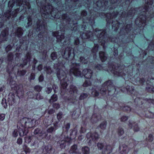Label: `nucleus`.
Returning <instances> with one entry per match:
<instances>
[{
	"instance_id": "a19ab883",
	"label": "nucleus",
	"mask_w": 154,
	"mask_h": 154,
	"mask_svg": "<svg viewBox=\"0 0 154 154\" xmlns=\"http://www.w3.org/2000/svg\"><path fill=\"white\" fill-rule=\"evenodd\" d=\"M3 17L5 20H7L9 19L10 17V10H9L5 12L3 15Z\"/></svg>"
},
{
	"instance_id": "393cba45",
	"label": "nucleus",
	"mask_w": 154,
	"mask_h": 154,
	"mask_svg": "<svg viewBox=\"0 0 154 154\" xmlns=\"http://www.w3.org/2000/svg\"><path fill=\"white\" fill-rule=\"evenodd\" d=\"M54 122V119H51L50 118L48 117L47 118L45 119L43 121V124L46 128L49 126L51 125L52 123Z\"/></svg>"
},
{
	"instance_id": "4be33fe9",
	"label": "nucleus",
	"mask_w": 154,
	"mask_h": 154,
	"mask_svg": "<svg viewBox=\"0 0 154 154\" xmlns=\"http://www.w3.org/2000/svg\"><path fill=\"white\" fill-rule=\"evenodd\" d=\"M31 58L30 54L28 52L25 57V59L23 60V63L20 64V66L23 68L24 66L26 65L28 62L30 61Z\"/></svg>"
},
{
	"instance_id": "5fc2aeb1",
	"label": "nucleus",
	"mask_w": 154,
	"mask_h": 154,
	"mask_svg": "<svg viewBox=\"0 0 154 154\" xmlns=\"http://www.w3.org/2000/svg\"><path fill=\"white\" fill-rule=\"evenodd\" d=\"M147 140L149 142H152L153 140L152 135L151 134H149L148 137L146 138Z\"/></svg>"
},
{
	"instance_id": "423d86ee",
	"label": "nucleus",
	"mask_w": 154,
	"mask_h": 154,
	"mask_svg": "<svg viewBox=\"0 0 154 154\" xmlns=\"http://www.w3.org/2000/svg\"><path fill=\"white\" fill-rule=\"evenodd\" d=\"M107 89L108 95L109 96L112 95L116 91V89L111 80L106 81L102 85L100 91L102 95L104 96L106 94Z\"/></svg>"
},
{
	"instance_id": "bf43d9fd",
	"label": "nucleus",
	"mask_w": 154,
	"mask_h": 154,
	"mask_svg": "<svg viewBox=\"0 0 154 154\" xmlns=\"http://www.w3.org/2000/svg\"><path fill=\"white\" fill-rule=\"evenodd\" d=\"M35 75L34 73H31L29 77V79L30 81L32 80H33L35 79Z\"/></svg>"
},
{
	"instance_id": "8fccbe9b",
	"label": "nucleus",
	"mask_w": 154,
	"mask_h": 154,
	"mask_svg": "<svg viewBox=\"0 0 154 154\" xmlns=\"http://www.w3.org/2000/svg\"><path fill=\"white\" fill-rule=\"evenodd\" d=\"M91 82L90 80H86L83 84V86L84 87H86L91 85Z\"/></svg>"
},
{
	"instance_id": "a878e982",
	"label": "nucleus",
	"mask_w": 154,
	"mask_h": 154,
	"mask_svg": "<svg viewBox=\"0 0 154 154\" xmlns=\"http://www.w3.org/2000/svg\"><path fill=\"white\" fill-rule=\"evenodd\" d=\"M69 152L70 153H75L76 154H79L77 149V146L76 144H74L71 147Z\"/></svg>"
},
{
	"instance_id": "20e7f679",
	"label": "nucleus",
	"mask_w": 154,
	"mask_h": 154,
	"mask_svg": "<svg viewBox=\"0 0 154 154\" xmlns=\"http://www.w3.org/2000/svg\"><path fill=\"white\" fill-rule=\"evenodd\" d=\"M145 3L143 7H140L139 8H135L129 10L126 14L125 11H121L120 12L121 14H120V17L121 20H114L117 17L119 14L117 11H114L111 14L114 13H117V14L116 16H111L110 18L109 17V21H111L110 24H112V28L115 31H116L120 26L121 25L122 26L125 24L127 17L132 19L135 15L139 14V17L137 18L135 20V23L139 28H137L136 30H137L138 29L141 31L144 29V27L147 25L146 20L150 21L152 18L154 17V11L152 14L151 10H152V6L153 3V0H145ZM140 31L138 32L137 33H140Z\"/></svg>"
},
{
	"instance_id": "6e6d98bb",
	"label": "nucleus",
	"mask_w": 154,
	"mask_h": 154,
	"mask_svg": "<svg viewBox=\"0 0 154 154\" xmlns=\"http://www.w3.org/2000/svg\"><path fill=\"white\" fill-rule=\"evenodd\" d=\"M43 97L41 94L39 93H38L36 94V96L35 98L36 99L39 100L43 99Z\"/></svg>"
},
{
	"instance_id": "72a5a7b5",
	"label": "nucleus",
	"mask_w": 154,
	"mask_h": 154,
	"mask_svg": "<svg viewBox=\"0 0 154 154\" xmlns=\"http://www.w3.org/2000/svg\"><path fill=\"white\" fill-rule=\"evenodd\" d=\"M107 124V122L106 121H104L101 122L98 126V128H100L101 129L104 130L106 129Z\"/></svg>"
},
{
	"instance_id": "09e8293b",
	"label": "nucleus",
	"mask_w": 154,
	"mask_h": 154,
	"mask_svg": "<svg viewBox=\"0 0 154 154\" xmlns=\"http://www.w3.org/2000/svg\"><path fill=\"white\" fill-rule=\"evenodd\" d=\"M105 146V144L103 143H98L97 144V147L98 148L99 150H103V147Z\"/></svg>"
},
{
	"instance_id": "37998d69",
	"label": "nucleus",
	"mask_w": 154,
	"mask_h": 154,
	"mask_svg": "<svg viewBox=\"0 0 154 154\" xmlns=\"http://www.w3.org/2000/svg\"><path fill=\"white\" fill-rule=\"evenodd\" d=\"M51 59L53 60H55L57 58V54L55 52H53L51 54Z\"/></svg>"
},
{
	"instance_id": "338daca9",
	"label": "nucleus",
	"mask_w": 154,
	"mask_h": 154,
	"mask_svg": "<svg viewBox=\"0 0 154 154\" xmlns=\"http://www.w3.org/2000/svg\"><path fill=\"white\" fill-rule=\"evenodd\" d=\"M18 129H15L14 130L13 135L14 137H16L18 136Z\"/></svg>"
},
{
	"instance_id": "dca6fc26",
	"label": "nucleus",
	"mask_w": 154,
	"mask_h": 154,
	"mask_svg": "<svg viewBox=\"0 0 154 154\" xmlns=\"http://www.w3.org/2000/svg\"><path fill=\"white\" fill-rule=\"evenodd\" d=\"M128 126L132 128H133L135 132H137L139 131L140 128L138 126V124L133 120H130L128 121Z\"/></svg>"
},
{
	"instance_id": "774afa93",
	"label": "nucleus",
	"mask_w": 154,
	"mask_h": 154,
	"mask_svg": "<svg viewBox=\"0 0 154 154\" xmlns=\"http://www.w3.org/2000/svg\"><path fill=\"white\" fill-rule=\"evenodd\" d=\"M86 131V129H85V128H84L83 127H81L80 130L79 131L80 133V134L84 133H85V132Z\"/></svg>"
},
{
	"instance_id": "79ce46f5",
	"label": "nucleus",
	"mask_w": 154,
	"mask_h": 154,
	"mask_svg": "<svg viewBox=\"0 0 154 154\" xmlns=\"http://www.w3.org/2000/svg\"><path fill=\"white\" fill-rule=\"evenodd\" d=\"M117 132L118 135L121 136L124 133V129L121 127H119L118 129Z\"/></svg>"
},
{
	"instance_id": "3c124183",
	"label": "nucleus",
	"mask_w": 154,
	"mask_h": 154,
	"mask_svg": "<svg viewBox=\"0 0 154 154\" xmlns=\"http://www.w3.org/2000/svg\"><path fill=\"white\" fill-rule=\"evenodd\" d=\"M92 95L94 97H97L98 96L99 93L96 90L93 89L91 93Z\"/></svg>"
},
{
	"instance_id": "e433bc0d",
	"label": "nucleus",
	"mask_w": 154,
	"mask_h": 154,
	"mask_svg": "<svg viewBox=\"0 0 154 154\" xmlns=\"http://www.w3.org/2000/svg\"><path fill=\"white\" fill-rule=\"evenodd\" d=\"M82 151L83 154H89L90 152V149L87 146H84L82 148Z\"/></svg>"
},
{
	"instance_id": "1a4fd4ad",
	"label": "nucleus",
	"mask_w": 154,
	"mask_h": 154,
	"mask_svg": "<svg viewBox=\"0 0 154 154\" xmlns=\"http://www.w3.org/2000/svg\"><path fill=\"white\" fill-rule=\"evenodd\" d=\"M34 120L31 119L24 117L20 120V122L18 123L19 125H21L27 129L34 127L35 124L33 123Z\"/></svg>"
},
{
	"instance_id": "de8ad7c7",
	"label": "nucleus",
	"mask_w": 154,
	"mask_h": 154,
	"mask_svg": "<svg viewBox=\"0 0 154 154\" xmlns=\"http://www.w3.org/2000/svg\"><path fill=\"white\" fill-rule=\"evenodd\" d=\"M25 142L27 143H29L32 139V137L31 136H27L25 137Z\"/></svg>"
},
{
	"instance_id": "6ab92c4d",
	"label": "nucleus",
	"mask_w": 154,
	"mask_h": 154,
	"mask_svg": "<svg viewBox=\"0 0 154 154\" xmlns=\"http://www.w3.org/2000/svg\"><path fill=\"white\" fill-rule=\"evenodd\" d=\"M112 151V146L110 145L105 144L102 151V154H110Z\"/></svg>"
},
{
	"instance_id": "e2e57ef3",
	"label": "nucleus",
	"mask_w": 154,
	"mask_h": 154,
	"mask_svg": "<svg viewBox=\"0 0 154 154\" xmlns=\"http://www.w3.org/2000/svg\"><path fill=\"white\" fill-rule=\"evenodd\" d=\"M113 55L114 57H116L118 55V49L114 47L113 48Z\"/></svg>"
},
{
	"instance_id": "2eb2a0df",
	"label": "nucleus",
	"mask_w": 154,
	"mask_h": 154,
	"mask_svg": "<svg viewBox=\"0 0 154 154\" xmlns=\"http://www.w3.org/2000/svg\"><path fill=\"white\" fill-rule=\"evenodd\" d=\"M18 129V133L19 135L21 137L27 134L28 132V130L21 125H19L18 124L17 125Z\"/></svg>"
},
{
	"instance_id": "7c9ffc66",
	"label": "nucleus",
	"mask_w": 154,
	"mask_h": 154,
	"mask_svg": "<svg viewBox=\"0 0 154 154\" xmlns=\"http://www.w3.org/2000/svg\"><path fill=\"white\" fill-rule=\"evenodd\" d=\"M34 16V14L33 12L32 11V14L31 15H29L28 17V22L27 25L26 26V28H27L29 27L32 24V17Z\"/></svg>"
},
{
	"instance_id": "a18cd8bd",
	"label": "nucleus",
	"mask_w": 154,
	"mask_h": 154,
	"mask_svg": "<svg viewBox=\"0 0 154 154\" xmlns=\"http://www.w3.org/2000/svg\"><path fill=\"white\" fill-rule=\"evenodd\" d=\"M23 149L28 154H29L30 152V149L25 144H24L23 146Z\"/></svg>"
},
{
	"instance_id": "a211bd4d",
	"label": "nucleus",
	"mask_w": 154,
	"mask_h": 154,
	"mask_svg": "<svg viewBox=\"0 0 154 154\" xmlns=\"http://www.w3.org/2000/svg\"><path fill=\"white\" fill-rule=\"evenodd\" d=\"M42 154H50L52 149V147L49 144L47 146H43L42 147Z\"/></svg>"
},
{
	"instance_id": "c85d7f7f",
	"label": "nucleus",
	"mask_w": 154,
	"mask_h": 154,
	"mask_svg": "<svg viewBox=\"0 0 154 154\" xmlns=\"http://www.w3.org/2000/svg\"><path fill=\"white\" fill-rule=\"evenodd\" d=\"M126 90H123L121 89V90L122 92H124L126 91H127L128 93H130L131 94H133L134 91V87L133 86H127L125 88Z\"/></svg>"
},
{
	"instance_id": "69168bd1",
	"label": "nucleus",
	"mask_w": 154,
	"mask_h": 154,
	"mask_svg": "<svg viewBox=\"0 0 154 154\" xmlns=\"http://www.w3.org/2000/svg\"><path fill=\"white\" fill-rule=\"evenodd\" d=\"M54 91L55 93H56L57 91V90L58 89V87L57 85L54 84L52 85V88Z\"/></svg>"
},
{
	"instance_id": "4c0bfd02",
	"label": "nucleus",
	"mask_w": 154,
	"mask_h": 154,
	"mask_svg": "<svg viewBox=\"0 0 154 154\" xmlns=\"http://www.w3.org/2000/svg\"><path fill=\"white\" fill-rule=\"evenodd\" d=\"M58 97L57 95L54 94L51 97V99L49 100V102L51 103L54 102L56 101L57 100Z\"/></svg>"
},
{
	"instance_id": "f704fd0d",
	"label": "nucleus",
	"mask_w": 154,
	"mask_h": 154,
	"mask_svg": "<svg viewBox=\"0 0 154 154\" xmlns=\"http://www.w3.org/2000/svg\"><path fill=\"white\" fill-rule=\"evenodd\" d=\"M8 104L10 105V103L8 102V100L7 101L6 99L4 98H3L2 100V102L1 104L3 106L5 109L7 108L8 106Z\"/></svg>"
},
{
	"instance_id": "9b49d317",
	"label": "nucleus",
	"mask_w": 154,
	"mask_h": 154,
	"mask_svg": "<svg viewBox=\"0 0 154 154\" xmlns=\"http://www.w3.org/2000/svg\"><path fill=\"white\" fill-rule=\"evenodd\" d=\"M10 87L12 90H14L18 97L22 96L23 95V91L20 88L19 86L17 85L15 81H12L10 79Z\"/></svg>"
},
{
	"instance_id": "ea45409f",
	"label": "nucleus",
	"mask_w": 154,
	"mask_h": 154,
	"mask_svg": "<svg viewBox=\"0 0 154 154\" xmlns=\"http://www.w3.org/2000/svg\"><path fill=\"white\" fill-rule=\"evenodd\" d=\"M43 69L48 74H50L52 72V70L50 66H44Z\"/></svg>"
},
{
	"instance_id": "c9c22d12",
	"label": "nucleus",
	"mask_w": 154,
	"mask_h": 154,
	"mask_svg": "<svg viewBox=\"0 0 154 154\" xmlns=\"http://www.w3.org/2000/svg\"><path fill=\"white\" fill-rule=\"evenodd\" d=\"M20 11L19 8H17L14 11L11 12V11L10 9V17L12 16L14 17H16L17 14L18 12Z\"/></svg>"
},
{
	"instance_id": "13d9d810",
	"label": "nucleus",
	"mask_w": 154,
	"mask_h": 154,
	"mask_svg": "<svg viewBox=\"0 0 154 154\" xmlns=\"http://www.w3.org/2000/svg\"><path fill=\"white\" fill-rule=\"evenodd\" d=\"M52 91V88L51 87H46L45 89V91L47 94H50Z\"/></svg>"
},
{
	"instance_id": "4d7b16f0",
	"label": "nucleus",
	"mask_w": 154,
	"mask_h": 154,
	"mask_svg": "<svg viewBox=\"0 0 154 154\" xmlns=\"http://www.w3.org/2000/svg\"><path fill=\"white\" fill-rule=\"evenodd\" d=\"M8 34V32L7 30H5L2 31L1 33V37H5Z\"/></svg>"
},
{
	"instance_id": "603ef678",
	"label": "nucleus",
	"mask_w": 154,
	"mask_h": 154,
	"mask_svg": "<svg viewBox=\"0 0 154 154\" xmlns=\"http://www.w3.org/2000/svg\"><path fill=\"white\" fill-rule=\"evenodd\" d=\"M26 70H25L18 71V74L20 76H23L26 74Z\"/></svg>"
},
{
	"instance_id": "473e14b6",
	"label": "nucleus",
	"mask_w": 154,
	"mask_h": 154,
	"mask_svg": "<svg viewBox=\"0 0 154 154\" xmlns=\"http://www.w3.org/2000/svg\"><path fill=\"white\" fill-rule=\"evenodd\" d=\"M70 124L69 123H67L64 126L63 128V131L62 133H64L63 134L66 135L69 129L70 128Z\"/></svg>"
},
{
	"instance_id": "7ed1b4c3",
	"label": "nucleus",
	"mask_w": 154,
	"mask_h": 154,
	"mask_svg": "<svg viewBox=\"0 0 154 154\" xmlns=\"http://www.w3.org/2000/svg\"><path fill=\"white\" fill-rule=\"evenodd\" d=\"M80 43L79 38L75 37L73 45H72L71 47L69 44L68 47L61 52L63 57L67 60L71 61L72 63L69 74H66L67 71H64L59 68L56 69L57 76L60 81L61 95L64 94L66 93V88L67 85L69 83H72L73 79L72 75L81 77L84 75L85 78L87 79H90L92 75V71L90 69H85L82 72V69L80 68V63L76 62L77 60L75 59L73 48H76L77 50L80 51L78 48L81 46Z\"/></svg>"
},
{
	"instance_id": "2f4dec72",
	"label": "nucleus",
	"mask_w": 154,
	"mask_h": 154,
	"mask_svg": "<svg viewBox=\"0 0 154 154\" xmlns=\"http://www.w3.org/2000/svg\"><path fill=\"white\" fill-rule=\"evenodd\" d=\"M15 33L17 37H20L23 34V29L21 27H18Z\"/></svg>"
},
{
	"instance_id": "c03bdc74",
	"label": "nucleus",
	"mask_w": 154,
	"mask_h": 154,
	"mask_svg": "<svg viewBox=\"0 0 154 154\" xmlns=\"http://www.w3.org/2000/svg\"><path fill=\"white\" fill-rule=\"evenodd\" d=\"M63 113L62 112H59L57 115V117L58 120L54 121V122H58V124L61 120V118L62 117Z\"/></svg>"
},
{
	"instance_id": "39448f33",
	"label": "nucleus",
	"mask_w": 154,
	"mask_h": 154,
	"mask_svg": "<svg viewBox=\"0 0 154 154\" xmlns=\"http://www.w3.org/2000/svg\"><path fill=\"white\" fill-rule=\"evenodd\" d=\"M108 66L107 64H100L95 65L94 69L99 70H105L108 72L109 70L116 76H123L126 75V73L124 72V69L125 68L124 65L116 67L113 63H110V62L108 63Z\"/></svg>"
},
{
	"instance_id": "052dcab7",
	"label": "nucleus",
	"mask_w": 154,
	"mask_h": 154,
	"mask_svg": "<svg viewBox=\"0 0 154 154\" xmlns=\"http://www.w3.org/2000/svg\"><path fill=\"white\" fill-rule=\"evenodd\" d=\"M128 117L127 116H122L120 119L121 121V122H125L128 120Z\"/></svg>"
},
{
	"instance_id": "ddd939ff",
	"label": "nucleus",
	"mask_w": 154,
	"mask_h": 154,
	"mask_svg": "<svg viewBox=\"0 0 154 154\" xmlns=\"http://www.w3.org/2000/svg\"><path fill=\"white\" fill-rule=\"evenodd\" d=\"M34 134L35 135L41 137L42 139L43 138H45L46 139H50V137H48V134H47L45 131L43 129L42 130L40 128H36L35 130Z\"/></svg>"
},
{
	"instance_id": "b1692460",
	"label": "nucleus",
	"mask_w": 154,
	"mask_h": 154,
	"mask_svg": "<svg viewBox=\"0 0 154 154\" xmlns=\"http://www.w3.org/2000/svg\"><path fill=\"white\" fill-rule=\"evenodd\" d=\"M67 91H68L69 94L72 95H74L75 94H77L78 92L77 88L72 85H70L69 88Z\"/></svg>"
},
{
	"instance_id": "680f3d73",
	"label": "nucleus",
	"mask_w": 154,
	"mask_h": 154,
	"mask_svg": "<svg viewBox=\"0 0 154 154\" xmlns=\"http://www.w3.org/2000/svg\"><path fill=\"white\" fill-rule=\"evenodd\" d=\"M5 51L6 52L8 53V59H9V57L10 56V53H9V51H10V45H8L5 48Z\"/></svg>"
},
{
	"instance_id": "f8f14e48",
	"label": "nucleus",
	"mask_w": 154,
	"mask_h": 154,
	"mask_svg": "<svg viewBox=\"0 0 154 154\" xmlns=\"http://www.w3.org/2000/svg\"><path fill=\"white\" fill-rule=\"evenodd\" d=\"M86 137L87 138L89 143L90 144L91 143L92 141L97 140L99 138L98 134L96 132L88 133L86 135Z\"/></svg>"
},
{
	"instance_id": "aec40b11",
	"label": "nucleus",
	"mask_w": 154,
	"mask_h": 154,
	"mask_svg": "<svg viewBox=\"0 0 154 154\" xmlns=\"http://www.w3.org/2000/svg\"><path fill=\"white\" fill-rule=\"evenodd\" d=\"M77 131V129L76 127L70 130L69 134L70 137H69L70 140L68 142L76 137Z\"/></svg>"
},
{
	"instance_id": "6e6552de",
	"label": "nucleus",
	"mask_w": 154,
	"mask_h": 154,
	"mask_svg": "<svg viewBox=\"0 0 154 154\" xmlns=\"http://www.w3.org/2000/svg\"><path fill=\"white\" fill-rule=\"evenodd\" d=\"M63 134V132L60 135L57 136L56 137V138L55 141L57 143V147L61 149L65 148L68 142L66 140L67 136Z\"/></svg>"
},
{
	"instance_id": "4468645a",
	"label": "nucleus",
	"mask_w": 154,
	"mask_h": 154,
	"mask_svg": "<svg viewBox=\"0 0 154 154\" xmlns=\"http://www.w3.org/2000/svg\"><path fill=\"white\" fill-rule=\"evenodd\" d=\"M132 29V23L127 24L124 29L123 28L120 30V34L123 35H130V32Z\"/></svg>"
},
{
	"instance_id": "f03ea898",
	"label": "nucleus",
	"mask_w": 154,
	"mask_h": 154,
	"mask_svg": "<svg viewBox=\"0 0 154 154\" xmlns=\"http://www.w3.org/2000/svg\"><path fill=\"white\" fill-rule=\"evenodd\" d=\"M65 4L62 5L61 0H36L37 5L40 8L41 16L39 14H36L33 20L36 22V31H41L38 37L42 40L43 33L46 30L47 24L42 17L54 20L55 18L60 17L62 11L70 12L72 8L74 9L79 2V0H66ZM29 0H16L12 1L13 4L10 7L13 6L23 7V8L31 10Z\"/></svg>"
},
{
	"instance_id": "58836bf2",
	"label": "nucleus",
	"mask_w": 154,
	"mask_h": 154,
	"mask_svg": "<svg viewBox=\"0 0 154 154\" xmlns=\"http://www.w3.org/2000/svg\"><path fill=\"white\" fill-rule=\"evenodd\" d=\"M88 94L87 93H83L81 94L79 99L80 100H84L88 96Z\"/></svg>"
},
{
	"instance_id": "864d4df0",
	"label": "nucleus",
	"mask_w": 154,
	"mask_h": 154,
	"mask_svg": "<svg viewBox=\"0 0 154 154\" xmlns=\"http://www.w3.org/2000/svg\"><path fill=\"white\" fill-rule=\"evenodd\" d=\"M28 97L29 98H33L34 97V95L33 92L32 91H29L27 93Z\"/></svg>"
},
{
	"instance_id": "412c9836",
	"label": "nucleus",
	"mask_w": 154,
	"mask_h": 154,
	"mask_svg": "<svg viewBox=\"0 0 154 154\" xmlns=\"http://www.w3.org/2000/svg\"><path fill=\"white\" fill-rule=\"evenodd\" d=\"M119 150L120 151L121 154H126L129 151V149L128 146L125 144L119 147Z\"/></svg>"
},
{
	"instance_id": "0eeeda50",
	"label": "nucleus",
	"mask_w": 154,
	"mask_h": 154,
	"mask_svg": "<svg viewBox=\"0 0 154 154\" xmlns=\"http://www.w3.org/2000/svg\"><path fill=\"white\" fill-rule=\"evenodd\" d=\"M145 102V104H148L147 106H145L146 107L148 108L149 107V104L152 103L154 104V100L150 98H146L143 100L142 98H140L139 97H136L134 99V103L135 109H137L138 106H140V105H143Z\"/></svg>"
},
{
	"instance_id": "5701e85b",
	"label": "nucleus",
	"mask_w": 154,
	"mask_h": 154,
	"mask_svg": "<svg viewBox=\"0 0 154 154\" xmlns=\"http://www.w3.org/2000/svg\"><path fill=\"white\" fill-rule=\"evenodd\" d=\"M89 56L88 55L80 57L78 60V61H80L83 64H87L88 63L89 60Z\"/></svg>"
},
{
	"instance_id": "f257e3e1",
	"label": "nucleus",
	"mask_w": 154,
	"mask_h": 154,
	"mask_svg": "<svg viewBox=\"0 0 154 154\" xmlns=\"http://www.w3.org/2000/svg\"><path fill=\"white\" fill-rule=\"evenodd\" d=\"M107 0H106L103 4L101 1H97L95 4L97 7L93 8V9L89 7L88 10L90 14L89 17L88 16L87 12L85 10L81 11L80 16H76L75 17V20L70 18L69 15L67 14L68 12L62 11L60 14H59L61 15L60 17L55 19H60V22L63 26L64 29L62 31L60 30L53 32V36L56 37L58 42H61L63 45H64L68 43L65 40L64 35L65 30H70L75 34H78L79 33L81 27V30H85L83 32H80L79 33L81 38L82 39H89L94 43V46L91 51L94 59L96 58V54L98 49V45L97 43L102 46L103 49H105V48L104 45L106 42L110 41V39L108 37V35L105 30L96 28L93 30V34L92 32L87 29L93 28V25L95 23V19L98 16L102 18H106L107 24L109 26L110 25L111 21H109V17L110 18L111 16L113 15L116 16L117 13H114L111 14L109 13L100 12V11H105L108 9V2ZM72 10H74V9L72 8L70 11L71 12H68L71 15L72 14Z\"/></svg>"
},
{
	"instance_id": "cd10ccee",
	"label": "nucleus",
	"mask_w": 154,
	"mask_h": 154,
	"mask_svg": "<svg viewBox=\"0 0 154 154\" xmlns=\"http://www.w3.org/2000/svg\"><path fill=\"white\" fill-rule=\"evenodd\" d=\"M122 103H119V105L120 107V109H122L124 111L128 112L130 111H132L133 112H136V111H132V110L128 106H122Z\"/></svg>"
},
{
	"instance_id": "c756f323",
	"label": "nucleus",
	"mask_w": 154,
	"mask_h": 154,
	"mask_svg": "<svg viewBox=\"0 0 154 154\" xmlns=\"http://www.w3.org/2000/svg\"><path fill=\"white\" fill-rule=\"evenodd\" d=\"M100 118V116L99 115L94 114L92 115L91 118V121L93 123H96L99 120Z\"/></svg>"
},
{
	"instance_id": "9d476101",
	"label": "nucleus",
	"mask_w": 154,
	"mask_h": 154,
	"mask_svg": "<svg viewBox=\"0 0 154 154\" xmlns=\"http://www.w3.org/2000/svg\"><path fill=\"white\" fill-rule=\"evenodd\" d=\"M139 83L140 84L143 85V84L146 82V84L149 85L150 86H147L146 87L147 90L149 91L152 92H154V88L153 86L154 85V79H150L149 80L148 79L146 80H145L144 79H140L139 78Z\"/></svg>"
},
{
	"instance_id": "49530a36",
	"label": "nucleus",
	"mask_w": 154,
	"mask_h": 154,
	"mask_svg": "<svg viewBox=\"0 0 154 154\" xmlns=\"http://www.w3.org/2000/svg\"><path fill=\"white\" fill-rule=\"evenodd\" d=\"M34 88L35 91L39 92L41 91L42 87L39 85H37L35 86Z\"/></svg>"
},
{
	"instance_id": "f3484780",
	"label": "nucleus",
	"mask_w": 154,
	"mask_h": 154,
	"mask_svg": "<svg viewBox=\"0 0 154 154\" xmlns=\"http://www.w3.org/2000/svg\"><path fill=\"white\" fill-rule=\"evenodd\" d=\"M53 126H51L49 127L47 130L45 131L47 134L48 133H52L53 132H54L57 130L59 127V124L57 122H54L53 123Z\"/></svg>"
},
{
	"instance_id": "bb28decb",
	"label": "nucleus",
	"mask_w": 154,
	"mask_h": 154,
	"mask_svg": "<svg viewBox=\"0 0 154 154\" xmlns=\"http://www.w3.org/2000/svg\"><path fill=\"white\" fill-rule=\"evenodd\" d=\"M99 56L101 61L103 62L106 60L107 55L105 52L100 51L99 52Z\"/></svg>"
},
{
	"instance_id": "0e129e2a",
	"label": "nucleus",
	"mask_w": 154,
	"mask_h": 154,
	"mask_svg": "<svg viewBox=\"0 0 154 154\" xmlns=\"http://www.w3.org/2000/svg\"><path fill=\"white\" fill-rule=\"evenodd\" d=\"M44 80V77L42 74L38 78V81L39 82H42Z\"/></svg>"
}]
</instances>
